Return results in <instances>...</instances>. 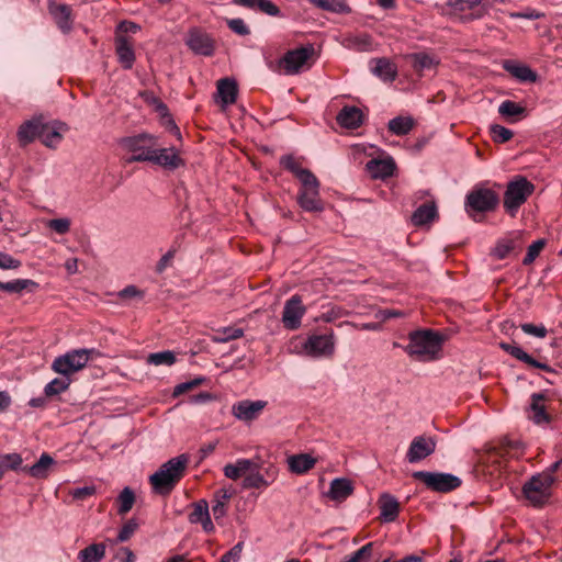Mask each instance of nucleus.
<instances>
[{
  "mask_svg": "<svg viewBox=\"0 0 562 562\" xmlns=\"http://www.w3.org/2000/svg\"><path fill=\"white\" fill-rule=\"evenodd\" d=\"M498 203V194L490 188L475 187L465 196V210L474 220L476 214L494 211Z\"/></svg>",
  "mask_w": 562,
  "mask_h": 562,
  "instance_id": "obj_6",
  "label": "nucleus"
},
{
  "mask_svg": "<svg viewBox=\"0 0 562 562\" xmlns=\"http://www.w3.org/2000/svg\"><path fill=\"white\" fill-rule=\"evenodd\" d=\"M499 347L505 352H507L508 355L514 357L515 359L526 363L527 366H529L531 368H537V369L543 370L546 372L555 373V371L548 363L541 362V361L535 359L529 353H527L522 348H520L516 345L508 344V342H501Z\"/></svg>",
  "mask_w": 562,
  "mask_h": 562,
  "instance_id": "obj_19",
  "label": "nucleus"
},
{
  "mask_svg": "<svg viewBox=\"0 0 562 562\" xmlns=\"http://www.w3.org/2000/svg\"><path fill=\"white\" fill-rule=\"evenodd\" d=\"M104 543H92L78 553L80 562H100L105 557Z\"/></svg>",
  "mask_w": 562,
  "mask_h": 562,
  "instance_id": "obj_38",
  "label": "nucleus"
},
{
  "mask_svg": "<svg viewBox=\"0 0 562 562\" xmlns=\"http://www.w3.org/2000/svg\"><path fill=\"white\" fill-rule=\"evenodd\" d=\"M413 67L416 71L432 68L437 63L434 57L426 53H415L411 55Z\"/></svg>",
  "mask_w": 562,
  "mask_h": 562,
  "instance_id": "obj_47",
  "label": "nucleus"
},
{
  "mask_svg": "<svg viewBox=\"0 0 562 562\" xmlns=\"http://www.w3.org/2000/svg\"><path fill=\"white\" fill-rule=\"evenodd\" d=\"M177 249L176 247H171L157 262L156 265V272L162 273L167 268H169L173 261V258L176 256Z\"/></svg>",
  "mask_w": 562,
  "mask_h": 562,
  "instance_id": "obj_61",
  "label": "nucleus"
},
{
  "mask_svg": "<svg viewBox=\"0 0 562 562\" xmlns=\"http://www.w3.org/2000/svg\"><path fill=\"white\" fill-rule=\"evenodd\" d=\"M280 165L283 169L293 173L300 182L306 181V179H312L314 176L308 169L302 168L301 158H297L293 155H285L280 158Z\"/></svg>",
  "mask_w": 562,
  "mask_h": 562,
  "instance_id": "obj_28",
  "label": "nucleus"
},
{
  "mask_svg": "<svg viewBox=\"0 0 562 562\" xmlns=\"http://www.w3.org/2000/svg\"><path fill=\"white\" fill-rule=\"evenodd\" d=\"M267 405L268 402L261 400L248 402V422L251 419H256Z\"/></svg>",
  "mask_w": 562,
  "mask_h": 562,
  "instance_id": "obj_63",
  "label": "nucleus"
},
{
  "mask_svg": "<svg viewBox=\"0 0 562 562\" xmlns=\"http://www.w3.org/2000/svg\"><path fill=\"white\" fill-rule=\"evenodd\" d=\"M37 284L30 279H15L8 282L0 281V290L9 293H21L24 290L36 286Z\"/></svg>",
  "mask_w": 562,
  "mask_h": 562,
  "instance_id": "obj_42",
  "label": "nucleus"
},
{
  "mask_svg": "<svg viewBox=\"0 0 562 562\" xmlns=\"http://www.w3.org/2000/svg\"><path fill=\"white\" fill-rule=\"evenodd\" d=\"M504 69L519 81L535 82L537 80V74L528 66L506 60L504 63Z\"/></svg>",
  "mask_w": 562,
  "mask_h": 562,
  "instance_id": "obj_33",
  "label": "nucleus"
},
{
  "mask_svg": "<svg viewBox=\"0 0 562 562\" xmlns=\"http://www.w3.org/2000/svg\"><path fill=\"white\" fill-rule=\"evenodd\" d=\"M442 337L440 334L427 329L417 330L409 334V344L406 346V352L419 360L429 361L437 358L441 351Z\"/></svg>",
  "mask_w": 562,
  "mask_h": 562,
  "instance_id": "obj_2",
  "label": "nucleus"
},
{
  "mask_svg": "<svg viewBox=\"0 0 562 562\" xmlns=\"http://www.w3.org/2000/svg\"><path fill=\"white\" fill-rule=\"evenodd\" d=\"M314 7L334 13H349V5L342 0H308Z\"/></svg>",
  "mask_w": 562,
  "mask_h": 562,
  "instance_id": "obj_40",
  "label": "nucleus"
},
{
  "mask_svg": "<svg viewBox=\"0 0 562 562\" xmlns=\"http://www.w3.org/2000/svg\"><path fill=\"white\" fill-rule=\"evenodd\" d=\"M522 244L521 232H514L509 237L498 240L491 255L498 260L505 259L512 251L521 250Z\"/></svg>",
  "mask_w": 562,
  "mask_h": 562,
  "instance_id": "obj_20",
  "label": "nucleus"
},
{
  "mask_svg": "<svg viewBox=\"0 0 562 562\" xmlns=\"http://www.w3.org/2000/svg\"><path fill=\"white\" fill-rule=\"evenodd\" d=\"M244 550V543L239 541L226 553H224L218 562H239Z\"/></svg>",
  "mask_w": 562,
  "mask_h": 562,
  "instance_id": "obj_58",
  "label": "nucleus"
},
{
  "mask_svg": "<svg viewBox=\"0 0 562 562\" xmlns=\"http://www.w3.org/2000/svg\"><path fill=\"white\" fill-rule=\"evenodd\" d=\"M235 495V490L232 486L223 487L214 493L212 513L215 520H220L227 514V506L229 501Z\"/></svg>",
  "mask_w": 562,
  "mask_h": 562,
  "instance_id": "obj_25",
  "label": "nucleus"
},
{
  "mask_svg": "<svg viewBox=\"0 0 562 562\" xmlns=\"http://www.w3.org/2000/svg\"><path fill=\"white\" fill-rule=\"evenodd\" d=\"M491 133L494 142L499 144L510 140L514 136V133L509 128L498 124L491 126Z\"/></svg>",
  "mask_w": 562,
  "mask_h": 562,
  "instance_id": "obj_54",
  "label": "nucleus"
},
{
  "mask_svg": "<svg viewBox=\"0 0 562 562\" xmlns=\"http://www.w3.org/2000/svg\"><path fill=\"white\" fill-rule=\"evenodd\" d=\"M186 44L198 55L211 56L214 53V41L212 37L198 30H190Z\"/></svg>",
  "mask_w": 562,
  "mask_h": 562,
  "instance_id": "obj_17",
  "label": "nucleus"
},
{
  "mask_svg": "<svg viewBox=\"0 0 562 562\" xmlns=\"http://www.w3.org/2000/svg\"><path fill=\"white\" fill-rule=\"evenodd\" d=\"M525 112L526 108L512 100H505L498 106V113L505 117L519 116L525 114Z\"/></svg>",
  "mask_w": 562,
  "mask_h": 562,
  "instance_id": "obj_49",
  "label": "nucleus"
},
{
  "mask_svg": "<svg viewBox=\"0 0 562 562\" xmlns=\"http://www.w3.org/2000/svg\"><path fill=\"white\" fill-rule=\"evenodd\" d=\"M302 187L299 191L297 202L300 206L307 212L323 211V202L319 198V182L315 176L312 179L301 182Z\"/></svg>",
  "mask_w": 562,
  "mask_h": 562,
  "instance_id": "obj_11",
  "label": "nucleus"
},
{
  "mask_svg": "<svg viewBox=\"0 0 562 562\" xmlns=\"http://www.w3.org/2000/svg\"><path fill=\"white\" fill-rule=\"evenodd\" d=\"M372 72L384 81H393L397 76L396 66L386 58L373 60Z\"/></svg>",
  "mask_w": 562,
  "mask_h": 562,
  "instance_id": "obj_34",
  "label": "nucleus"
},
{
  "mask_svg": "<svg viewBox=\"0 0 562 562\" xmlns=\"http://www.w3.org/2000/svg\"><path fill=\"white\" fill-rule=\"evenodd\" d=\"M116 295L122 301H142L145 296V291L130 284L120 290Z\"/></svg>",
  "mask_w": 562,
  "mask_h": 562,
  "instance_id": "obj_50",
  "label": "nucleus"
},
{
  "mask_svg": "<svg viewBox=\"0 0 562 562\" xmlns=\"http://www.w3.org/2000/svg\"><path fill=\"white\" fill-rule=\"evenodd\" d=\"M55 460L48 453H42L40 459L31 467H23L22 471L34 479H46Z\"/></svg>",
  "mask_w": 562,
  "mask_h": 562,
  "instance_id": "obj_27",
  "label": "nucleus"
},
{
  "mask_svg": "<svg viewBox=\"0 0 562 562\" xmlns=\"http://www.w3.org/2000/svg\"><path fill=\"white\" fill-rule=\"evenodd\" d=\"M306 313V307L302 302L300 295L291 296L283 306L282 323L289 330L300 328L303 316Z\"/></svg>",
  "mask_w": 562,
  "mask_h": 562,
  "instance_id": "obj_14",
  "label": "nucleus"
},
{
  "mask_svg": "<svg viewBox=\"0 0 562 562\" xmlns=\"http://www.w3.org/2000/svg\"><path fill=\"white\" fill-rule=\"evenodd\" d=\"M522 453L521 442L518 440L504 439L499 447L502 457L516 458Z\"/></svg>",
  "mask_w": 562,
  "mask_h": 562,
  "instance_id": "obj_48",
  "label": "nucleus"
},
{
  "mask_svg": "<svg viewBox=\"0 0 562 562\" xmlns=\"http://www.w3.org/2000/svg\"><path fill=\"white\" fill-rule=\"evenodd\" d=\"M435 450L436 441L434 438L418 436L411 442L406 453V459L409 463H416L432 454Z\"/></svg>",
  "mask_w": 562,
  "mask_h": 562,
  "instance_id": "obj_15",
  "label": "nucleus"
},
{
  "mask_svg": "<svg viewBox=\"0 0 562 562\" xmlns=\"http://www.w3.org/2000/svg\"><path fill=\"white\" fill-rule=\"evenodd\" d=\"M561 465L562 461H557L547 471L533 475L522 486L525 497L536 506L544 504L551 495V487L555 481L553 474Z\"/></svg>",
  "mask_w": 562,
  "mask_h": 562,
  "instance_id": "obj_3",
  "label": "nucleus"
},
{
  "mask_svg": "<svg viewBox=\"0 0 562 562\" xmlns=\"http://www.w3.org/2000/svg\"><path fill=\"white\" fill-rule=\"evenodd\" d=\"M278 469L262 460V454L248 459V487L265 488L274 482Z\"/></svg>",
  "mask_w": 562,
  "mask_h": 562,
  "instance_id": "obj_8",
  "label": "nucleus"
},
{
  "mask_svg": "<svg viewBox=\"0 0 562 562\" xmlns=\"http://www.w3.org/2000/svg\"><path fill=\"white\" fill-rule=\"evenodd\" d=\"M49 12L56 21L58 27L67 33L71 30L72 20H71V9L67 4H50Z\"/></svg>",
  "mask_w": 562,
  "mask_h": 562,
  "instance_id": "obj_30",
  "label": "nucleus"
},
{
  "mask_svg": "<svg viewBox=\"0 0 562 562\" xmlns=\"http://www.w3.org/2000/svg\"><path fill=\"white\" fill-rule=\"evenodd\" d=\"M438 216L435 202H427L418 206L412 215V222L415 226L429 224Z\"/></svg>",
  "mask_w": 562,
  "mask_h": 562,
  "instance_id": "obj_32",
  "label": "nucleus"
},
{
  "mask_svg": "<svg viewBox=\"0 0 562 562\" xmlns=\"http://www.w3.org/2000/svg\"><path fill=\"white\" fill-rule=\"evenodd\" d=\"M243 335V328L228 326L216 330L212 336V340L215 342H226L231 339L239 338Z\"/></svg>",
  "mask_w": 562,
  "mask_h": 562,
  "instance_id": "obj_46",
  "label": "nucleus"
},
{
  "mask_svg": "<svg viewBox=\"0 0 562 562\" xmlns=\"http://www.w3.org/2000/svg\"><path fill=\"white\" fill-rule=\"evenodd\" d=\"M412 476L424 483L428 490L438 493L452 492L462 483L458 476L450 473L416 471Z\"/></svg>",
  "mask_w": 562,
  "mask_h": 562,
  "instance_id": "obj_9",
  "label": "nucleus"
},
{
  "mask_svg": "<svg viewBox=\"0 0 562 562\" xmlns=\"http://www.w3.org/2000/svg\"><path fill=\"white\" fill-rule=\"evenodd\" d=\"M138 524L135 519H130L123 527L120 529L117 535L119 542L127 541L136 531Z\"/></svg>",
  "mask_w": 562,
  "mask_h": 562,
  "instance_id": "obj_59",
  "label": "nucleus"
},
{
  "mask_svg": "<svg viewBox=\"0 0 562 562\" xmlns=\"http://www.w3.org/2000/svg\"><path fill=\"white\" fill-rule=\"evenodd\" d=\"M122 147L131 153L128 162L148 161L153 159L155 147L158 146L157 137L153 134L142 133L134 136L125 137L121 140Z\"/></svg>",
  "mask_w": 562,
  "mask_h": 562,
  "instance_id": "obj_4",
  "label": "nucleus"
},
{
  "mask_svg": "<svg viewBox=\"0 0 562 562\" xmlns=\"http://www.w3.org/2000/svg\"><path fill=\"white\" fill-rule=\"evenodd\" d=\"M520 327L525 334L531 335V336H535L538 338H544L548 333L547 328L542 324L535 325L531 323H525V324H521Z\"/></svg>",
  "mask_w": 562,
  "mask_h": 562,
  "instance_id": "obj_62",
  "label": "nucleus"
},
{
  "mask_svg": "<svg viewBox=\"0 0 562 562\" xmlns=\"http://www.w3.org/2000/svg\"><path fill=\"white\" fill-rule=\"evenodd\" d=\"M157 111L165 116L166 121L164 122V124L166 125V128L180 139L181 138L180 130L176 125L175 121L168 115L167 106L162 102H158Z\"/></svg>",
  "mask_w": 562,
  "mask_h": 562,
  "instance_id": "obj_57",
  "label": "nucleus"
},
{
  "mask_svg": "<svg viewBox=\"0 0 562 562\" xmlns=\"http://www.w3.org/2000/svg\"><path fill=\"white\" fill-rule=\"evenodd\" d=\"M373 543L369 542L362 546L359 550L351 555L346 557L341 562H367L372 557Z\"/></svg>",
  "mask_w": 562,
  "mask_h": 562,
  "instance_id": "obj_51",
  "label": "nucleus"
},
{
  "mask_svg": "<svg viewBox=\"0 0 562 562\" xmlns=\"http://www.w3.org/2000/svg\"><path fill=\"white\" fill-rule=\"evenodd\" d=\"M71 222L67 217L52 218L46 222V226L59 235H65L70 229Z\"/></svg>",
  "mask_w": 562,
  "mask_h": 562,
  "instance_id": "obj_55",
  "label": "nucleus"
},
{
  "mask_svg": "<svg viewBox=\"0 0 562 562\" xmlns=\"http://www.w3.org/2000/svg\"><path fill=\"white\" fill-rule=\"evenodd\" d=\"M42 123L40 121H27L22 124L18 131L19 140L23 144L33 142L36 137L40 138Z\"/></svg>",
  "mask_w": 562,
  "mask_h": 562,
  "instance_id": "obj_36",
  "label": "nucleus"
},
{
  "mask_svg": "<svg viewBox=\"0 0 562 562\" xmlns=\"http://www.w3.org/2000/svg\"><path fill=\"white\" fill-rule=\"evenodd\" d=\"M317 460L308 453H297L288 458L289 470L295 474H304L313 469Z\"/></svg>",
  "mask_w": 562,
  "mask_h": 562,
  "instance_id": "obj_29",
  "label": "nucleus"
},
{
  "mask_svg": "<svg viewBox=\"0 0 562 562\" xmlns=\"http://www.w3.org/2000/svg\"><path fill=\"white\" fill-rule=\"evenodd\" d=\"M305 352L314 358L331 357L335 353V334L311 335L304 342Z\"/></svg>",
  "mask_w": 562,
  "mask_h": 562,
  "instance_id": "obj_13",
  "label": "nucleus"
},
{
  "mask_svg": "<svg viewBox=\"0 0 562 562\" xmlns=\"http://www.w3.org/2000/svg\"><path fill=\"white\" fill-rule=\"evenodd\" d=\"M21 266L20 260L13 258L11 255L5 252H0V268L8 269H16Z\"/></svg>",
  "mask_w": 562,
  "mask_h": 562,
  "instance_id": "obj_64",
  "label": "nucleus"
},
{
  "mask_svg": "<svg viewBox=\"0 0 562 562\" xmlns=\"http://www.w3.org/2000/svg\"><path fill=\"white\" fill-rule=\"evenodd\" d=\"M210 515L209 504L206 501L201 499L194 504L192 513L189 515V521L191 524H199Z\"/></svg>",
  "mask_w": 562,
  "mask_h": 562,
  "instance_id": "obj_53",
  "label": "nucleus"
},
{
  "mask_svg": "<svg viewBox=\"0 0 562 562\" xmlns=\"http://www.w3.org/2000/svg\"><path fill=\"white\" fill-rule=\"evenodd\" d=\"M149 162L158 165L167 170H175L184 165L183 159L179 156V153L175 147L158 148L156 146L155 154H153V159H150Z\"/></svg>",
  "mask_w": 562,
  "mask_h": 562,
  "instance_id": "obj_18",
  "label": "nucleus"
},
{
  "mask_svg": "<svg viewBox=\"0 0 562 562\" xmlns=\"http://www.w3.org/2000/svg\"><path fill=\"white\" fill-rule=\"evenodd\" d=\"M93 355H97L95 349H74L65 355L57 357L53 363L52 369L64 376L71 375L83 369Z\"/></svg>",
  "mask_w": 562,
  "mask_h": 562,
  "instance_id": "obj_7",
  "label": "nucleus"
},
{
  "mask_svg": "<svg viewBox=\"0 0 562 562\" xmlns=\"http://www.w3.org/2000/svg\"><path fill=\"white\" fill-rule=\"evenodd\" d=\"M204 380H205L204 378L199 376V378H194L190 381L179 383L173 389V395L179 396V395L188 392L189 390H192V389L199 386L200 384H202L204 382Z\"/></svg>",
  "mask_w": 562,
  "mask_h": 562,
  "instance_id": "obj_60",
  "label": "nucleus"
},
{
  "mask_svg": "<svg viewBox=\"0 0 562 562\" xmlns=\"http://www.w3.org/2000/svg\"><path fill=\"white\" fill-rule=\"evenodd\" d=\"M337 123L345 128L356 130L363 123V113L357 106H344L336 116Z\"/></svg>",
  "mask_w": 562,
  "mask_h": 562,
  "instance_id": "obj_22",
  "label": "nucleus"
},
{
  "mask_svg": "<svg viewBox=\"0 0 562 562\" xmlns=\"http://www.w3.org/2000/svg\"><path fill=\"white\" fill-rule=\"evenodd\" d=\"M248 9L267 14L269 16H281L279 7L271 0H247Z\"/></svg>",
  "mask_w": 562,
  "mask_h": 562,
  "instance_id": "obj_39",
  "label": "nucleus"
},
{
  "mask_svg": "<svg viewBox=\"0 0 562 562\" xmlns=\"http://www.w3.org/2000/svg\"><path fill=\"white\" fill-rule=\"evenodd\" d=\"M313 54L312 45L290 49L279 60V66L285 75H296L308 63Z\"/></svg>",
  "mask_w": 562,
  "mask_h": 562,
  "instance_id": "obj_10",
  "label": "nucleus"
},
{
  "mask_svg": "<svg viewBox=\"0 0 562 562\" xmlns=\"http://www.w3.org/2000/svg\"><path fill=\"white\" fill-rule=\"evenodd\" d=\"M237 94L238 88L234 79L223 78L217 81L214 100L222 109H226L234 104L236 102Z\"/></svg>",
  "mask_w": 562,
  "mask_h": 562,
  "instance_id": "obj_16",
  "label": "nucleus"
},
{
  "mask_svg": "<svg viewBox=\"0 0 562 562\" xmlns=\"http://www.w3.org/2000/svg\"><path fill=\"white\" fill-rule=\"evenodd\" d=\"M70 385V379L68 376L55 378L48 382L44 387V394L46 396H55L66 391Z\"/></svg>",
  "mask_w": 562,
  "mask_h": 562,
  "instance_id": "obj_43",
  "label": "nucleus"
},
{
  "mask_svg": "<svg viewBox=\"0 0 562 562\" xmlns=\"http://www.w3.org/2000/svg\"><path fill=\"white\" fill-rule=\"evenodd\" d=\"M22 462L23 459L19 453L0 454V477L9 470L22 471Z\"/></svg>",
  "mask_w": 562,
  "mask_h": 562,
  "instance_id": "obj_41",
  "label": "nucleus"
},
{
  "mask_svg": "<svg viewBox=\"0 0 562 562\" xmlns=\"http://www.w3.org/2000/svg\"><path fill=\"white\" fill-rule=\"evenodd\" d=\"M544 400H546V397L541 393H533L531 395L530 409H531L532 415L530 418L536 424L547 423L550 419L549 415L546 412V407L543 404Z\"/></svg>",
  "mask_w": 562,
  "mask_h": 562,
  "instance_id": "obj_35",
  "label": "nucleus"
},
{
  "mask_svg": "<svg viewBox=\"0 0 562 562\" xmlns=\"http://www.w3.org/2000/svg\"><path fill=\"white\" fill-rule=\"evenodd\" d=\"M544 246H546L544 239H538V240L533 241L528 247L527 254L522 260V265H525V266L531 265L536 260V258L539 256L541 250L544 248Z\"/></svg>",
  "mask_w": 562,
  "mask_h": 562,
  "instance_id": "obj_56",
  "label": "nucleus"
},
{
  "mask_svg": "<svg viewBox=\"0 0 562 562\" xmlns=\"http://www.w3.org/2000/svg\"><path fill=\"white\" fill-rule=\"evenodd\" d=\"M224 474L231 480H237L246 473V459H239L236 463H229L224 467Z\"/></svg>",
  "mask_w": 562,
  "mask_h": 562,
  "instance_id": "obj_52",
  "label": "nucleus"
},
{
  "mask_svg": "<svg viewBox=\"0 0 562 562\" xmlns=\"http://www.w3.org/2000/svg\"><path fill=\"white\" fill-rule=\"evenodd\" d=\"M535 186L527 178L518 176L508 182L504 193V209L512 216H515L518 209L533 193Z\"/></svg>",
  "mask_w": 562,
  "mask_h": 562,
  "instance_id": "obj_5",
  "label": "nucleus"
},
{
  "mask_svg": "<svg viewBox=\"0 0 562 562\" xmlns=\"http://www.w3.org/2000/svg\"><path fill=\"white\" fill-rule=\"evenodd\" d=\"M353 490L349 479L337 477L330 482L328 496L333 501L344 502L353 493Z\"/></svg>",
  "mask_w": 562,
  "mask_h": 562,
  "instance_id": "obj_26",
  "label": "nucleus"
},
{
  "mask_svg": "<svg viewBox=\"0 0 562 562\" xmlns=\"http://www.w3.org/2000/svg\"><path fill=\"white\" fill-rule=\"evenodd\" d=\"M66 125L60 122L43 124L41 127L40 139L45 146L49 148H55L61 142L63 135L66 132Z\"/></svg>",
  "mask_w": 562,
  "mask_h": 562,
  "instance_id": "obj_21",
  "label": "nucleus"
},
{
  "mask_svg": "<svg viewBox=\"0 0 562 562\" xmlns=\"http://www.w3.org/2000/svg\"><path fill=\"white\" fill-rule=\"evenodd\" d=\"M484 0H447L446 13L460 19L461 21H472L483 16V10L480 8Z\"/></svg>",
  "mask_w": 562,
  "mask_h": 562,
  "instance_id": "obj_12",
  "label": "nucleus"
},
{
  "mask_svg": "<svg viewBox=\"0 0 562 562\" xmlns=\"http://www.w3.org/2000/svg\"><path fill=\"white\" fill-rule=\"evenodd\" d=\"M115 50L123 68L131 69L135 61V53L130 38L124 35H117L115 38Z\"/></svg>",
  "mask_w": 562,
  "mask_h": 562,
  "instance_id": "obj_24",
  "label": "nucleus"
},
{
  "mask_svg": "<svg viewBox=\"0 0 562 562\" xmlns=\"http://www.w3.org/2000/svg\"><path fill=\"white\" fill-rule=\"evenodd\" d=\"M190 457L182 453L162 463L160 468L149 476L153 491L159 495H168L184 476Z\"/></svg>",
  "mask_w": 562,
  "mask_h": 562,
  "instance_id": "obj_1",
  "label": "nucleus"
},
{
  "mask_svg": "<svg viewBox=\"0 0 562 562\" xmlns=\"http://www.w3.org/2000/svg\"><path fill=\"white\" fill-rule=\"evenodd\" d=\"M415 121L412 116H396L389 121V131L397 136L407 135L414 127Z\"/></svg>",
  "mask_w": 562,
  "mask_h": 562,
  "instance_id": "obj_37",
  "label": "nucleus"
},
{
  "mask_svg": "<svg viewBox=\"0 0 562 562\" xmlns=\"http://www.w3.org/2000/svg\"><path fill=\"white\" fill-rule=\"evenodd\" d=\"M117 513L120 515L127 514L135 503V494L133 490L130 487H124L117 497Z\"/></svg>",
  "mask_w": 562,
  "mask_h": 562,
  "instance_id": "obj_45",
  "label": "nucleus"
},
{
  "mask_svg": "<svg viewBox=\"0 0 562 562\" xmlns=\"http://www.w3.org/2000/svg\"><path fill=\"white\" fill-rule=\"evenodd\" d=\"M380 517L384 522H392L396 520L400 512V504L397 499L390 495L383 494L380 498Z\"/></svg>",
  "mask_w": 562,
  "mask_h": 562,
  "instance_id": "obj_31",
  "label": "nucleus"
},
{
  "mask_svg": "<svg viewBox=\"0 0 562 562\" xmlns=\"http://www.w3.org/2000/svg\"><path fill=\"white\" fill-rule=\"evenodd\" d=\"M366 168L372 178L386 179L393 176L396 165L393 158L389 157L385 159H371L367 162Z\"/></svg>",
  "mask_w": 562,
  "mask_h": 562,
  "instance_id": "obj_23",
  "label": "nucleus"
},
{
  "mask_svg": "<svg viewBox=\"0 0 562 562\" xmlns=\"http://www.w3.org/2000/svg\"><path fill=\"white\" fill-rule=\"evenodd\" d=\"M176 362V355L173 351L165 350L159 352L149 353L147 363L153 366H167L170 367Z\"/></svg>",
  "mask_w": 562,
  "mask_h": 562,
  "instance_id": "obj_44",
  "label": "nucleus"
}]
</instances>
